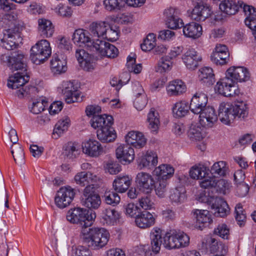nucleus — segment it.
I'll use <instances>...</instances> for the list:
<instances>
[{
  "label": "nucleus",
  "instance_id": "nucleus-1",
  "mask_svg": "<svg viewBox=\"0 0 256 256\" xmlns=\"http://www.w3.org/2000/svg\"><path fill=\"white\" fill-rule=\"evenodd\" d=\"M80 238L86 246L94 249H99L108 244L110 234L104 228L88 227L81 230Z\"/></svg>",
  "mask_w": 256,
  "mask_h": 256
},
{
  "label": "nucleus",
  "instance_id": "nucleus-2",
  "mask_svg": "<svg viewBox=\"0 0 256 256\" xmlns=\"http://www.w3.org/2000/svg\"><path fill=\"white\" fill-rule=\"evenodd\" d=\"M190 244V237L180 230H170L164 237V246L168 250L177 249L188 246Z\"/></svg>",
  "mask_w": 256,
  "mask_h": 256
},
{
  "label": "nucleus",
  "instance_id": "nucleus-3",
  "mask_svg": "<svg viewBox=\"0 0 256 256\" xmlns=\"http://www.w3.org/2000/svg\"><path fill=\"white\" fill-rule=\"evenodd\" d=\"M29 76L26 73L17 72L14 76H11L8 80L7 86L12 89L19 88L16 92V95L20 98H23L27 94L30 95L37 92V88L35 86H30L27 90L24 89L22 86L26 83L28 82Z\"/></svg>",
  "mask_w": 256,
  "mask_h": 256
},
{
  "label": "nucleus",
  "instance_id": "nucleus-4",
  "mask_svg": "<svg viewBox=\"0 0 256 256\" xmlns=\"http://www.w3.org/2000/svg\"><path fill=\"white\" fill-rule=\"evenodd\" d=\"M95 218L94 213L89 214L86 209L80 208L70 210L66 214L67 220L71 223L80 224L82 228L81 230L90 227Z\"/></svg>",
  "mask_w": 256,
  "mask_h": 256
},
{
  "label": "nucleus",
  "instance_id": "nucleus-5",
  "mask_svg": "<svg viewBox=\"0 0 256 256\" xmlns=\"http://www.w3.org/2000/svg\"><path fill=\"white\" fill-rule=\"evenodd\" d=\"M4 28V34L6 38L17 36L23 29L22 26L17 20L14 14H0V29Z\"/></svg>",
  "mask_w": 256,
  "mask_h": 256
},
{
  "label": "nucleus",
  "instance_id": "nucleus-6",
  "mask_svg": "<svg viewBox=\"0 0 256 256\" xmlns=\"http://www.w3.org/2000/svg\"><path fill=\"white\" fill-rule=\"evenodd\" d=\"M52 48L50 44L46 40L38 41L30 49V58L36 64L44 63L50 57Z\"/></svg>",
  "mask_w": 256,
  "mask_h": 256
},
{
  "label": "nucleus",
  "instance_id": "nucleus-7",
  "mask_svg": "<svg viewBox=\"0 0 256 256\" xmlns=\"http://www.w3.org/2000/svg\"><path fill=\"white\" fill-rule=\"evenodd\" d=\"M220 2L219 8L220 12L214 15L213 18L216 21L223 20L224 16L222 14L231 16L236 14L240 8H242V2L234 0H218Z\"/></svg>",
  "mask_w": 256,
  "mask_h": 256
},
{
  "label": "nucleus",
  "instance_id": "nucleus-8",
  "mask_svg": "<svg viewBox=\"0 0 256 256\" xmlns=\"http://www.w3.org/2000/svg\"><path fill=\"white\" fill-rule=\"evenodd\" d=\"M214 90L216 93L226 97L234 96L240 93L236 84L226 76L217 82Z\"/></svg>",
  "mask_w": 256,
  "mask_h": 256
},
{
  "label": "nucleus",
  "instance_id": "nucleus-9",
  "mask_svg": "<svg viewBox=\"0 0 256 256\" xmlns=\"http://www.w3.org/2000/svg\"><path fill=\"white\" fill-rule=\"evenodd\" d=\"M74 195V190L70 186L62 187L57 192L54 198L55 204L60 208H65L70 204Z\"/></svg>",
  "mask_w": 256,
  "mask_h": 256
},
{
  "label": "nucleus",
  "instance_id": "nucleus-10",
  "mask_svg": "<svg viewBox=\"0 0 256 256\" xmlns=\"http://www.w3.org/2000/svg\"><path fill=\"white\" fill-rule=\"evenodd\" d=\"M194 8L192 12V18L196 21H204L212 16L210 6L204 4L202 0H193Z\"/></svg>",
  "mask_w": 256,
  "mask_h": 256
},
{
  "label": "nucleus",
  "instance_id": "nucleus-11",
  "mask_svg": "<svg viewBox=\"0 0 256 256\" xmlns=\"http://www.w3.org/2000/svg\"><path fill=\"white\" fill-rule=\"evenodd\" d=\"M226 77L230 79L233 84L248 80L250 74L248 70L242 66H231L227 70Z\"/></svg>",
  "mask_w": 256,
  "mask_h": 256
},
{
  "label": "nucleus",
  "instance_id": "nucleus-12",
  "mask_svg": "<svg viewBox=\"0 0 256 256\" xmlns=\"http://www.w3.org/2000/svg\"><path fill=\"white\" fill-rule=\"evenodd\" d=\"M72 40L77 45H84L90 50H94L96 40L92 41L90 36L89 32L84 29L79 28L75 30L72 34Z\"/></svg>",
  "mask_w": 256,
  "mask_h": 256
},
{
  "label": "nucleus",
  "instance_id": "nucleus-13",
  "mask_svg": "<svg viewBox=\"0 0 256 256\" xmlns=\"http://www.w3.org/2000/svg\"><path fill=\"white\" fill-rule=\"evenodd\" d=\"M136 182L139 190L146 194L150 192L154 184V181L152 176L144 172H140L137 174Z\"/></svg>",
  "mask_w": 256,
  "mask_h": 256
},
{
  "label": "nucleus",
  "instance_id": "nucleus-14",
  "mask_svg": "<svg viewBox=\"0 0 256 256\" xmlns=\"http://www.w3.org/2000/svg\"><path fill=\"white\" fill-rule=\"evenodd\" d=\"M94 47V50H96L102 56L114 58L118 54V49L114 46L98 39L96 40Z\"/></svg>",
  "mask_w": 256,
  "mask_h": 256
},
{
  "label": "nucleus",
  "instance_id": "nucleus-15",
  "mask_svg": "<svg viewBox=\"0 0 256 256\" xmlns=\"http://www.w3.org/2000/svg\"><path fill=\"white\" fill-rule=\"evenodd\" d=\"M198 114L200 124L202 127L212 128L218 120V116L215 110L210 106Z\"/></svg>",
  "mask_w": 256,
  "mask_h": 256
},
{
  "label": "nucleus",
  "instance_id": "nucleus-16",
  "mask_svg": "<svg viewBox=\"0 0 256 256\" xmlns=\"http://www.w3.org/2000/svg\"><path fill=\"white\" fill-rule=\"evenodd\" d=\"M182 58L186 68L190 70L196 68L198 66V62L202 60L200 56L192 48L186 49Z\"/></svg>",
  "mask_w": 256,
  "mask_h": 256
},
{
  "label": "nucleus",
  "instance_id": "nucleus-17",
  "mask_svg": "<svg viewBox=\"0 0 256 256\" xmlns=\"http://www.w3.org/2000/svg\"><path fill=\"white\" fill-rule=\"evenodd\" d=\"M64 95L66 102L70 104L76 102L79 98L77 92L78 87L73 82L70 81H64L60 88Z\"/></svg>",
  "mask_w": 256,
  "mask_h": 256
},
{
  "label": "nucleus",
  "instance_id": "nucleus-18",
  "mask_svg": "<svg viewBox=\"0 0 256 256\" xmlns=\"http://www.w3.org/2000/svg\"><path fill=\"white\" fill-rule=\"evenodd\" d=\"M208 102L206 94L202 92H197L192 98L190 104V110L194 114H198L208 106Z\"/></svg>",
  "mask_w": 256,
  "mask_h": 256
},
{
  "label": "nucleus",
  "instance_id": "nucleus-19",
  "mask_svg": "<svg viewBox=\"0 0 256 256\" xmlns=\"http://www.w3.org/2000/svg\"><path fill=\"white\" fill-rule=\"evenodd\" d=\"M209 201L216 216L224 217L229 212L228 204L222 198L213 196Z\"/></svg>",
  "mask_w": 256,
  "mask_h": 256
},
{
  "label": "nucleus",
  "instance_id": "nucleus-20",
  "mask_svg": "<svg viewBox=\"0 0 256 256\" xmlns=\"http://www.w3.org/2000/svg\"><path fill=\"white\" fill-rule=\"evenodd\" d=\"M178 11L175 8H170L165 10L164 14L166 17V24L170 29L182 28L184 22L178 17Z\"/></svg>",
  "mask_w": 256,
  "mask_h": 256
},
{
  "label": "nucleus",
  "instance_id": "nucleus-21",
  "mask_svg": "<svg viewBox=\"0 0 256 256\" xmlns=\"http://www.w3.org/2000/svg\"><path fill=\"white\" fill-rule=\"evenodd\" d=\"M117 158L122 162L130 164L134 158V152L130 144H123L118 146L116 150Z\"/></svg>",
  "mask_w": 256,
  "mask_h": 256
},
{
  "label": "nucleus",
  "instance_id": "nucleus-22",
  "mask_svg": "<svg viewBox=\"0 0 256 256\" xmlns=\"http://www.w3.org/2000/svg\"><path fill=\"white\" fill-rule=\"evenodd\" d=\"M82 148L84 153L92 157L98 156L104 152L103 148L98 142L90 139L82 144Z\"/></svg>",
  "mask_w": 256,
  "mask_h": 256
},
{
  "label": "nucleus",
  "instance_id": "nucleus-23",
  "mask_svg": "<svg viewBox=\"0 0 256 256\" xmlns=\"http://www.w3.org/2000/svg\"><path fill=\"white\" fill-rule=\"evenodd\" d=\"M233 105L228 103H222L218 109V117L220 120L226 124H230L234 119L233 114Z\"/></svg>",
  "mask_w": 256,
  "mask_h": 256
},
{
  "label": "nucleus",
  "instance_id": "nucleus-24",
  "mask_svg": "<svg viewBox=\"0 0 256 256\" xmlns=\"http://www.w3.org/2000/svg\"><path fill=\"white\" fill-rule=\"evenodd\" d=\"M27 58L22 52H14L11 56V62L10 68L12 70H21L24 72L26 70Z\"/></svg>",
  "mask_w": 256,
  "mask_h": 256
},
{
  "label": "nucleus",
  "instance_id": "nucleus-25",
  "mask_svg": "<svg viewBox=\"0 0 256 256\" xmlns=\"http://www.w3.org/2000/svg\"><path fill=\"white\" fill-rule=\"evenodd\" d=\"M126 142L136 148L144 147L146 142L144 135L138 131H130L125 136Z\"/></svg>",
  "mask_w": 256,
  "mask_h": 256
},
{
  "label": "nucleus",
  "instance_id": "nucleus-26",
  "mask_svg": "<svg viewBox=\"0 0 256 256\" xmlns=\"http://www.w3.org/2000/svg\"><path fill=\"white\" fill-rule=\"evenodd\" d=\"M243 10L247 16L245 20V24L252 32V34L256 39V8L248 5H244Z\"/></svg>",
  "mask_w": 256,
  "mask_h": 256
},
{
  "label": "nucleus",
  "instance_id": "nucleus-27",
  "mask_svg": "<svg viewBox=\"0 0 256 256\" xmlns=\"http://www.w3.org/2000/svg\"><path fill=\"white\" fill-rule=\"evenodd\" d=\"M186 190L182 186L172 189L170 192L169 200L174 206H179L186 200Z\"/></svg>",
  "mask_w": 256,
  "mask_h": 256
},
{
  "label": "nucleus",
  "instance_id": "nucleus-28",
  "mask_svg": "<svg viewBox=\"0 0 256 256\" xmlns=\"http://www.w3.org/2000/svg\"><path fill=\"white\" fill-rule=\"evenodd\" d=\"M156 218L148 212H143L136 216L135 222L136 225L142 228L151 227L155 224Z\"/></svg>",
  "mask_w": 256,
  "mask_h": 256
},
{
  "label": "nucleus",
  "instance_id": "nucleus-29",
  "mask_svg": "<svg viewBox=\"0 0 256 256\" xmlns=\"http://www.w3.org/2000/svg\"><path fill=\"white\" fill-rule=\"evenodd\" d=\"M111 126H107L98 130L96 132L98 138L102 142H111L116 140V134Z\"/></svg>",
  "mask_w": 256,
  "mask_h": 256
},
{
  "label": "nucleus",
  "instance_id": "nucleus-30",
  "mask_svg": "<svg viewBox=\"0 0 256 256\" xmlns=\"http://www.w3.org/2000/svg\"><path fill=\"white\" fill-rule=\"evenodd\" d=\"M98 178L89 172H78L74 177V181L76 184L85 186L86 184L96 182Z\"/></svg>",
  "mask_w": 256,
  "mask_h": 256
},
{
  "label": "nucleus",
  "instance_id": "nucleus-31",
  "mask_svg": "<svg viewBox=\"0 0 256 256\" xmlns=\"http://www.w3.org/2000/svg\"><path fill=\"white\" fill-rule=\"evenodd\" d=\"M38 30L40 35L44 38H50L52 36L54 28L50 20L44 18H39L38 20Z\"/></svg>",
  "mask_w": 256,
  "mask_h": 256
},
{
  "label": "nucleus",
  "instance_id": "nucleus-32",
  "mask_svg": "<svg viewBox=\"0 0 256 256\" xmlns=\"http://www.w3.org/2000/svg\"><path fill=\"white\" fill-rule=\"evenodd\" d=\"M132 179L127 175L116 176L112 183L114 190L118 192H126L131 184Z\"/></svg>",
  "mask_w": 256,
  "mask_h": 256
},
{
  "label": "nucleus",
  "instance_id": "nucleus-33",
  "mask_svg": "<svg viewBox=\"0 0 256 256\" xmlns=\"http://www.w3.org/2000/svg\"><path fill=\"white\" fill-rule=\"evenodd\" d=\"M182 27L184 34L186 37L196 39L202 34V27L198 23L192 22Z\"/></svg>",
  "mask_w": 256,
  "mask_h": 256
},
{
  "label": "nucleus",
  "instance_id": "nucleus-34",
  "mask_svg": "<svg viewBox=\"0 0 256 256\" xmlns=\"http://www.w3.org/2000/svg\"><path fill=\"white\" fill-rule=\"evenodd\" d=\"M158 164V155L152 151H148L138 162V166L140 169L143 168H151Z\"/></svg>",
  "mask_w": 256,
  "mask_h": 256
},
{
  "label": "nucleus",
  "instance_id": "nucleus-35",
  "mask_svg": "<svg viewBox=\"0 0 256 256\" xmlns=\"http://www.w3.org/2000/svg\"><path fill=\"white\" fill-rule=\"evenodd\" d=\"M174 172V169L172 166L163 164L155 168L154 174L158 177V180L167 181L173 176Z\"/></svg>",
  "mask_w": 256,
  "mask_h": 256
},
{
  "label": "nucleus",
  "instance_id": "nucleus-36",
  "mask_svg": "<svg viewBox=\"0 0 256 256\" xmlns=\"http://www.w3.org/2000/svg\"><path fill=\"white\" fill-rule=\"evenodd\" d=\"M162 232L160 228L155 227L152 230L150 233L152 250L156 254H158L160 250L162 244Z\"/></svg>",
  "mask_w": 256,
  "mask_h": 256
},
{
  "label": "nucleus",
  "instance_id": "nucleus-37",
  "mask_svg": "<svg viewBox=\"0 0 256 256\" xmlns=\"http://www.w3.org/2000/svg\"><path fill=\"white\" fill-rule=\"evenodd\" d=\"M66 58L60 59L57 55H54L50 60V68L54 74H60L67 70Z\"/></svg>",
  "mask_w": 256,
  "mask_h": 256
},
{
  "label": "nucleus",
  "instance_id": "nucleus-38",
  "mask_svg": "<svg viewBox=\"0 0 256 256\" xmlns=\"http://www.w3.org/2000/svg\"><path fill=\"white\" fill-rule=\"evenodd\" d=\"M113 118L111 116L104 114L94 116L90 120V124L94 128H102L107 126H112Z\"/></svg>",
  "mask_w": 256,
  "mask_h": 256
},
{
  "label": "nucleus",
  "instance_id": "nucleus-39",
  "mask_svg": "<svg viewBox=\"0 0 256 256\" xmlns=\"http://www.w3.org/2000/svg\"><path fill=\"white\" fill-rule=\"evenodd\" d=\"M221 54L222 57L221 63H228L229 60L230 54L226 46L224 44H217L210 56V60L212 62H218V58H219V54Z\"/></svg>",
  "mask_w": 256,
  "mask_h": 256
},
{
  "label": "nucleus",
  "instance_id": "nucleus-40",
  "mask_svg": "<svg viewBox=\"0 0 256 256\" xmlns=\"http://www.w3.org/2000/svg\"><path fill=\"white\" fill-rule=\"evenodd\" d=\"M108 28V22L101 21L92 22L90 25L89 30L93 36L103 38Z\"/></svg>",
  "mask_w": 256,
  "mask_h": 256
},
{
  "label": "nucleus",
  "instance_id": "nucleus-41",
  "mask_svg": "<svg viewBox=\"0 0 256 256\" xmlns=\"http://www.w3.org/2000/svg\"><path fill=\"white\" fill-rule=\"evenodd\" d=\"M147 121L148 123V128L151 132L156 133L160 125V115L154 108L150 109L148 114Z\"/></svg>",
  "mask_w": 256,
  "mask_h": 256
},
{
  "label": "nucleus",
  "instance_id": "nucleus-42",
  "mask_svg": "<svg viewBox=\"0 0 256 256\" xmlns=\"http://www.w3.org/2000/svg\"><path fill=\"white\" fill-rule=\"evenodd\" d=\"M196 220V222L202 226H199L200 228L206 224H208L212 222L210 212L207 210H195L192 212Z\"/></svg>",
  "mask_w": 256,
  "mask_h": 256
},
{
  "label": "nucleus",
  "instance_id": "nucleus-43",
  "mask_svg": "<svg viewBox=\"0 0 256 256\" xmlns=\"http://www.w3.org/2000/svg\"><path fill=\"white\" fill-rule=\"evenodd\" d=\"M166 90L169 96H178L185 92L186 86L181 80H174L169 82Z\"/></svg>",
  "mask_w": 256,
  "mask_h": 256
},
{
  "label": "nucleus",
  "instance_id": "nucleus-44",
  "mask_svg": "<svg viewBox=\"0 0 256 256\" xmlns=\"http://www.w3.org/2000/svg\"><path fill=\"white\" fill-rule=\"evenodd\" d=\"M188 136L190 140L197 142L202 140L206 134L203 128L198 124H192L188 132Z\"/></svg>",
  "mask_w": 256,
  "mask_h": 256
},
{
  "label": "nucleus",
  "instance_id": "nucleus-45",
  "mask_svg": "<svg viewBox=\"0 0 256 256\" xmlns=\"http://www.w3.org/2000/svg\"><path fill=\"white\" fill-rule=\"evenodd\" d=\"M207 242L209 244L210 250L211 252H220V255H216L215 256H224L228 252V246L222 242H218L214 238H210Z\"/></svg>",
  "mask_w": 256,
  "mask_h": 256
},
{
  "label": "nucleus",
  "instance_id": "nucleus-46",
  "mask_svg": "<svg viewBox=\"0 0 256 256\" xmlns=\"http://www.w3.org/2000/svg\"><path fill=\"white\" fill-rule=\"evenodd\" d=\"M209 168L204 165L192 166L190 170V176L193 179H202L209 174Z\"/></svg>",
  "mask_w": 256,
  "mask_h": 256
},
{
  "label": "nucleus",
  "instance_id": "nucleus-47",
  "mask_svg": "<svg viewBox=\"0 0 256 256\" xmlns=\"http://www.w3.org/2000/svg\"><path fill=\"white\" fill-rule=\"evenodd\" d=\"M190 109V106L184 101H180L176 103L172 108L174 115L176 118H182L185 116Z\"/></svg>",
  "mask_w": 256,
  "mask_h": 256
},
{
  "label": "nucleus",
  "instance_id": "nucleus-48",
  "mask_svg": "<svg viewBox=\"0 0 256 256\" xmlns=\"http://www.w3.org/2000/svg\"><path fill=\"white\" fill-rule=\"evenodd\" d=\"M119 218L118 212L114 209L111 208L106 209L102 216L103 222L108 225H114Z\"/></svg>",
  "mask_w": 256,
  "mask_h": 256
},
{
  "label": "nucleus",
  "instance_id": "nucleus-49",
  "mask_svg": "<svg viewBox=\"0 0 256 256\" xmlns=\"http://www.w3.org/2000/svg\"><path fill=\"white\" fill-rule=\"evenodd\" d=\"M85 198L83 204L89 208L97 209L101 204L100 198L98 194H90Z\"/></svg>",
  "mask_w": 256,
  "mask_h": 256
},
{
  "label": "nucleus",
  "instance_id": "nucleus-50",
  "mask_svg": "<svg viewBox=\"0 0 256 256\" xmlns=\"http://www.w3.org/2000/svg\"><path fill=\"white\" fill-rule=\"evenodd\" d=\"M70 120L68 118L60 120L56 124L53 132V136L56 139L68 130Z\"/></svg>",
  "mask_w": 256,
  "mask_h": 256
},
{
  "label": "nucleus",
  "instance_id": "nucleus-51",
  "mask_svg": "<svg viewBox=\"0 0 256 256\" xmlns=\"http://www.w3.org/2000/svg\"><path fill=\"white\" fill-rule=\"evenodd\" d=\"M79 150L77 144L72 142L66 144L63 147L62 154L68 159L74 158L78 154Z\"/></svg>",
  "mask_w": 256,
  "mask_h": 256
},
{
  "label": "nucleus",
  "instance_id": "nucleus-52",
  "mask_svg": "<svg viewBox=\"0 0 256 256\" xmlns=\"http://www.w3.org/2000/svg\"><path fill=\"white\" fill-rule=\"evenodd\" d=\"M233 112L234 118L244 119L248 114L246 104L242 102H237L233 105Z\"/></svg>",
  "mask_w": 256,
  "mask_h": 256
},
{
  "label": "nucleus",
  "instance_id": "nucleus-53",
  "mask_svg": "<svg viewBox=\"0 0 256 256\" xmlns=\"http://www.w3.org/2000/svg\"><path fill=\"white\" fill-rule=\"evenodd\" d=\"M199 77L204 82L212 84L214 80V74L212 69L208 66L201 68L200 70Z\"/></svg>",
  "mask_w": 256,
  "mask_h": 256
},
{
  "label": "nucleus",
  "instance_id": "nucleus-54",
  "mask_svg": "<svg viewBox=\"0 0 256 256\" xmlns=\"http://www.w3.org/2000/svg\"><path fill=\"white\" fill-rule=\"evenodd\" d=\"M20 32H18V36H10V38H6L4 34V38L1 40L0 46L8 50H12L15 48L18 45L15 40L20 38Z\"/></svg>",
  "mask_w": 256,
  "mask_h": 256
},
{
  "label": "nucleus",
  "instance_id": "nucleus-55",
  "mask_svg": "<svg viewBox=\"0 0 256 256\" xmlns=\"http://www.w3.org/2000/svg\"><path fill=\"white\" fill-rule=\"evenodd\" d=\"M156 45V37L154 34H149L141 44V48L143 51L147 52L152 50Z\"/></svg>",
  "mask_w": 256,
  "mask_h": 256
},
{
  "label": "nucleus",
  "instance_id": "nucleus-56",
  "mask_svg": "<svg viewBox=\"0 0 256 256\" xmlns=\"http://www.w3.org/2000/svg\"><path fill=\"white\" fill-rule=\"evenodd\" d=\"M47 105V102L44 98H40L34 100L32 106L30 108V112L34 114H38L44 110Z\"/></svg>",
  "mask_w": 256,
  "mask_h": 256
},
{
  "label": "nucleus",
  "instance_id": "nucleus-57",
  "mask_svg": "<svg viewBox=\"0 0 256 256\" xmlns=\"http://www.w3.org/2000/svg\"><path fill=\"white\" fill-rule=\"evenodd\" d=\"M103 198L107 204L113 206L118 204L120 200V196L116 192L110 190L106 191Z\"/></svg>",
  "mask_w": 256,
  "mask_h": 256
},
{
  "label": "nucleus",
  "instance_id": "nucleus-58",
  "mask_svg": "<svg viewBox=\"0 0 256 256\" xmlns=\"http://www.w3.org/2000/svg\"><path fill=\"white\" fill-rule=\"evenodd\" d=\"M226 164L225 162L220 161L214 163L211 168V173L212 174L224 176L227 170Z\"/></svg>",
  "mask_w": 256,
  "mask_h": 256
},
{
  "label": "nucleus",
  "instance_id": "nucleus-59",
  "mask_svg": "<svg viewBox=\"0 0 256 256\" xmlns=\"http://www.w3.org/2000/svg\"><path fill=\"white\" fill-rule=\"evenodd\" d=\"M104 4L109 11H117L124 6L122 0H104Z\"/></svg>",
  "mask_w": 256,
  "mask_h": 256
},
{
  "label": "nucleus",
  "instance_id": "nucleus-60",
  "mask_svg": "<svg viewBox=\"0 0 256 256\" xmlns=\"http://www.w3.org/2000/svg\"><path fill=\"white\" fill-rule=\"evenodd\" d=\"M168 183L166 180H158V182L155 186L156 194L160 198H163L166 196L168 190Z\"/></svg>",
  "mask_w": 256,
  "mask_h": 256
},
{
  "label": "nucleus",
  "instance_id": "nucleus-61",
  "mask_svg": "<svg viewBox=\"0 0 256 256\" xmlns=\"http://www.w3.org/2000/svg\"><path fill=\"white\" fill-rule=\"evenodd\" d=\"M230 186L229 183L224 179L215 180L214 188L220 194H225L227 193Z\"/></svg>",
  "mask_w": 256,
  "mask_h": 256
},
{
  "label": "nucleus",
  "instance_id": "nucleus-62",
  "mask_svg": "<svg viewBox=\"0 0 256 256\" xmlns=\"http://www.w3.org/2000/svg\"><path fill=\"white\" fill-rule=\"evenodd\" d=\"M172 66V62L168 58H162L159 62L156 71L162 73L170 70Z\"/></svg>",
  "mask_w": 256,
  "mask_h": 256
},
{
  "label": "nucleus",
  "instance_id": "nucleus-63",
  "mask_svg": "<svg viewBox=\"0 0 256 256\" xmlns=\"http://www.w3.org/2000/svg\"><path fill=\"white\" fill-rule=\"evenodd\" d=\"M235 218L240 226H242L246 220V214L240 204H237L235 207Z\"/></svg>",
  "mask_w": 256,
  "mask_h": 256
},
{
  "label": "nucleus",
  "instance_id": "nucleus-64",
  "mask_svg": "<svg viewBox=\"0 0 256 256\" xmlns=\"http://www.w3.org/2000/svg\"><path fill=\"white\" fill-rule=\"evenodd\" d=\"M118 38V30L116 26H110L108 24V28L106 29V32L104 36L109 41L114 42Z\"/></svg>",
  "mask_w": 256,
  "mask_h": 256
}]
</instances>
